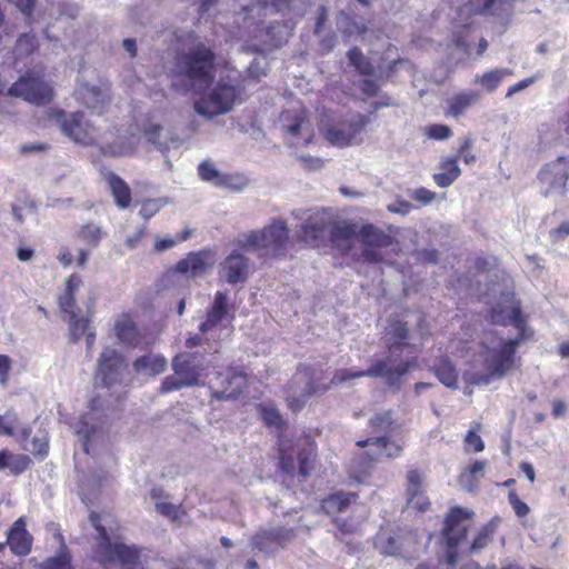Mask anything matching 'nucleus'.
I'll list each match as a JSON object with an SVG mask.
<instances>
[{
    "label": "nucleus",
    "mask_w": 569,
    "mask_h": 569,
    "mask_svg": "<svg viewBox=\"0 0 569 569\" xmlns=\"http://www.w3.org/2000/svg\"><path fill=\"white\" fill-rule=\"evenodd\" d=\"M90 521L97 531L92 546V559L102 567L119 562L121 566L139 563L141 550L137 546H127L122 542H112L107 529L102 526L97 513L90 515Z\"/></svg>",
    "instance_id": "nucleus-8"
},
{
    "label": "nucleus",
    "mask_w": 569,
    "mask_h": 569,
    "mask_svg": "<svg viewBox=\"0 0 569 569\" xmlns=\"http://www.w3.org/2000/svg\"><path fill=\"white\" fill-rule=\"evenodd\" d=\"M172 369L187 386H198L206 369L203 356L198 352H181L172 359Z\"/></svg>",
    "instance_id": "nucleus-19"
},
{
    "label": "nucleus",
    "mask_w": 569,
    "mask_h": 569,
    "mask_svg": "<svg viewBox=\"0 0 569 569\" xmlns=\"http://www.w3.org/2000/svg\"><path fill=\"white\" fill-rule=\"evenodd\" d=\"M289 243V229L286 221L273 220L261 230L240 234L236 244L243 251H253L260 259H281L286 257Z\"/></svg>",
    "instance_id": "nucleus-6"
},
{
    "label": "nucleus",
    "mask_w": 569,
    "mask_h": 569,
    "mask_svg": "<svg viewBox=\"0 0 569 569\" xmlns=\"http://www.w3.org/2000/svg\"><path fill=\"white\" fill-rule=\"evenodd\" d=\"M360 91L368 98L376 97L379 92V86L375 80L363 79L359 82Z\"/></svg>",
    "instance_id": "nucleus-59"
},
{
    "label": "nucleus",
    "mask_w": 569,
    "mask_h": 569,
    "mask_svg": "<svg viewBox=\"0 0 569 569\" xmlns=\"http://www.w3.org/2000/svg\"><path fill=\"white\" fill-rule=\"evenodd\" d=\"M417 359L401 361L397 367L392 368L388 360L380 359L375 361L367 370H350L340 369L337 370L330 380L331 385H341L352 379L362 377L371 378H385L389 387L399 388L402 380L401 378L410 371L411 368L416 367Z\"/></svg>",
    "instance_id": "nucleus-10"
},
{
    "label": "nucleus",
    "mask_w": 569,
    "mask_h": 569,
    "mask_svg": "<svg viewBox=\"0 0 569 569\" xmlns=\"http://www.w3.org/2000/svg\"><path fill=\"white\" fill-rule=\"evenodd\" d=\"M9 1L12 2L13 4H16L26 17L31 18L33 10H34V6H36V0H9Z\"/></svg>",
    "instance_id": "nucleus-64"
},
{
    "label": "nucleus",
    "mask_w": 569,
    "mask_h": 569,
    "mask_svg": "<svg viewBox=\"0 0 569 569\" xmlns=\"http://www.w3.org/2000/svg\"><path fill=\"white\" fill-rule=\"evenodd\" d=\"M78 238L91 247H97L102 238V230L94 223H86L81 226L77 233Z\"/></svg>",
    "instance_id": "nucleus-41"
},
{
    "label": "nucleus",
    "mask_w": 569,
    "mask_h": 569,
    "mask_svg": "<svg viewBox=\"0 0 569 569\" xmlns=\"http://www.w3.org/2000/svg\"><path fill=\"white\" fill-rule=\"evenodd\" d=\"M497 525L493 521H490L482 526L477 535L475 536L471 545H470V551L477 552L483 548H486L489 542L492 540V537L496 532Z\"/></svg>",
    "instance_id": "nucleus-40"
},
{
    "label": "nucleus",
    "mask_w": 569,
    "mask_h": 569,
    "mask_svg": "<svg viewBox=\"0 0 569 569\" xmlns=\"http://www.w3.org/2000/svg\"><path fill=\"white\" fill-rule=\"evenodd\" d=\"M22 449L29 450L33 457L38 459H44L49 453V440L47 436L33 437L31 440V447L21 445Z\"/></svg>",
    "instance_id": "nucleus-46"
},
{
    "label": "nucleus",
    "mask_w": 569,
    "mask_h": 569,
    "mask_svg": "<svg viewBox=\"0 0 569 569\" xmlns=\"http://www.w3.org/2000/svg\"><path fill=\"white\" fill-rule=\"evenodd\" d=\"M465 447L467 450L481 452L485 449V443L476 431L469 430L465 437Z\"/></svg>",
    "instance_id": "nucleus-56"
},
{
    "label": "nucleus",
    "mask_w": 569,
    "mask_h": 569,
    "mask_svg": "<svg viewBox=\"0 0 569 569\" xmlns=\"http://www.w3.org/2000/svg\"><path fill=\"white\" fill-rule=\"evenodd\" d=\"M211 253L207 250L191 251L174 266L177 273L196 278L206 274L211 267Z\"/></svg>",
    "instance_id": "nucleus-23"
},
{
    "label": "nucleus",
    "mask_w": 569,
    "mask_h": 569,
    "mask_svg": "<svg viewBox=\"0 0 569 569\" xmlns=\"http://www.w3.org/2000/svg\"><path fill=\"white\" fill-rule=\"evenodd\" d=\"M217 66L213 47L191 31L187 34L184 48L174 58L171 70L173 87L184 92H201L213 83Z\"/></svg>",
    "instance_id": "nucleus-1"
},
{
    "label": "nucleus",
    "mask_w": 569,
    "mask_h": 569,
    "mask_svg": "<svg viewBox=\"0 0 569 569\" xmlns=\"http://www.w3.org/2000/svg\"><path fill=\"white\" fill-rule=\"evenodd\" d=\"M330 220L323 214L316 213L311 216L302 226L299 233V239L310 247H318L319 241L322 240L326 231H328Z\"/></svg>",
    "instance_id": "nucleus-27"
},
{
    "label": "nucleus",
    "mask_w": 569,
    "mask_h": 569,
    "mask_svg": "<svg viewBox=\"0 0 569 569\" xmlns=\"http://www.w3.org/2000/svg\"><path fill=\"white\" fill-rule=\"evenodd\" d=\"M12 360L7 355H0V382L4 386L8 382Z\"/></svg>",
    "instance_id": "nucleus-58"
},
{
    "label": "nucleus",
    "mask_w": 569,
    "mask_h": 569,
    "mask_svg": "<svg viewBox=\"0 0 569 569\" xmlns=\"http://www.w3.org/2000/svg\"><path fill=\"white\" fill-rule=\"evenodd\" d=\"M238 89L224 82H218L209 92L201 94L194 102L197 113L213 117L229 112L238 98Z\"/></svg>",
    "instance_id": "nucleus-13"
},
{
    "label": "nucleus",
    "mask_w": 569,
    "mask_h": 569,
    "mask_svg": "<svg viewBox=\"0 0 569 569\" xmlns=\"http://www.w3.org/2000/svg\"><path fill=\"white\" fill-rule=\"evenodd\" d=\"M426 136L433 140H446L452 136V131L447 124L435 123L426 128Z\"/></svg>",
    "instance_id": "nucleus-52"
},
{
    "label": "nucleus",
    "mask_w": 569,
    "mask_h": 569,
    "mask_svg": "<svg viewBox=\"0 0 569 569\" xmlns=\"http://www.w3.org/2000/svg\"><path fill=\"white\" fill-rule=\"evenodd\" d=\"M291 3V0H250L247 4H241V9L247 11L249 10L250 6L258 4L262 8H272L274 11L280 12L283 10L289 9Z\"/></svg>",
    "instance_id": "nucleus-50"
},
{
    "label": "nucleus",
    "mask_w": 569,
    "mask_h": 569,
    "mask_svg": "<svg viewBox=\"0 0 569 569\" xmlns=\"http://www.w3.org/2000/svg\"><path fill=\"white\" fill-rule=\"evenodd\" d=\"M198 173L203 181H214L217 186L226 184L227 178L221 176L214 166L209 161H202L198 166Z\"/></svg>",
    "instance_id": "nucleus-43"
},
{
    "label": "nucleus",
    "mask_w": 569,
    "mask_h": 569,
    "mask_svg": "<svg viewBox=\"0 0 569 569\" xmlns=\"http://www.w3.org/2000/svg\"><path fill=\"white\" fill-rule=\"evenodd\" d=\"M6 543L10 551L18 557H26L32 550L33 536L27 529V518L19 517L7 532Z\"/></svg>",
    "instance_id": "nucleus-20"
},
{
    "label": "nucleus",
    "mask_w": 569,
    "mask_h": 569,
    "mask_svg": "<svg viewBox=\"0 0 569 569\" xmlns=\"http://www.w3.org/2000/svg\"><path fill=\"white\" fill-rule=\"evenodd\" d=\"M368 426L375 433H385L383 436L367 438L356 442L357 447H373L377 450H367L357 456V463L370 468L381 458H397L401 455L403 446L391 440L387 433L393 432L398 425L393 419V412L386 410L375 413L368 421Z\"/></svg>",
    "instance_id": "nucleus-3"
},
{
    "label": "nucleus",
    "mask_w": 569,
    "mask_h": 569,
    "mask_svg": "<svg viewBox=\"0 0 569 569\" xmlns=\"http://www.w3.org/2000/svg\"><path fill=\"white\" fill-rule=\"evenodd\" d=\"M234 308L229 303L226 291H217L204 320L199 326V333L186 340V347L192 349L203 343L210 345L209 350L218 352L220 342L232 333Z\"/></svg>",
    "instance_id": "nucleus-2"
},
{
    "label": "nucleus",
    "mask_w": 569,
    "mask_h": 569,
    "mask_svg": "<svg viewBox=\"0 0 569 569\" xmlns=\"http://www.w3.org/2000/svg\"><path fill=\"white\" fill-rule=\"evenodd\" d=\"M39 49V40L34 33H22L16 42L13 53L16 60H23Z\"/></svg>",
    "instance_id": "nucleus-36"
},
{
    "label": "nucleus",
    "mask_w": 569,
    "mask_h": 569,
    "mask_svg": "<svg viewBox=\"0 0 569 569\" xmlns=\"http://www.w3.org/2000/svg\"><path fill=\"white\" fill-rule=\"evenodd\" d=\"M370 119L366 114L357 113L351 119L340 122L338 126L328 127L323 136L331 144L337 147H348L352 144L357 137L365 130Z\"/></svg>",
    "instance_id": "nucleus-18"
},
{
    "label": "nucleus",
    "mask_w": 569,
    "mask_h": 569,
    "mask_svg": "<svg viewBox=\"0 0 569 569\" xmlns=\"http://www.w3.org/2000/svg\"><path fill=\"white\" fill-rule=\"evenodd\" d=\"M250 273L249 259L233 251L220 264V277L230 284L246 282Z\"/></svg>",
    "instance_id": "nucleus-22"
},
{
    "label": "nucleus",
    "mask_w": 569,
    "mask_h": 569,
    "mask_svg": "<svg viewBox=\"0 0 569 569\" xmlns=\"http://www.w3.org/2000/svg\"><path fill=\"white\" fill-rule=\"evenodd\" d=\"M413 199L423 204H428L436 199V192H433L427 188H419L415 191Z\"/></svg>",
    "instance_id": "nucleus-60"
},
{
    "label": "nucleus",
    "mask_w": 569,
    "mask_h": 569,
    "mask_svg": "<svg viewBox=\"0 0 569 569\" xmlns=\"http://www.w3.org/2000/svg\"><path fill=\"white\" fill-rule=\"evenodd\" d=\"M123 366L122 356L114 349L107 348L99 357L98 376L103 385L111 386L120 378Z\"/></svg>",
    "instance_id": "nucleus-24"
},
{
    "label": "nucleus",
    "mask_w": 569,
    "mask_h": 569,
    "mask_svg": "<svg viewBox=\"0 0 569 569\" xmlns=\"http://www.w3.org/2000/svg\"><path fill=\"white\" fill-rule=\"evenodd\" d=\"M333 522L341 535H351L358 530V526L355 522H350L346 519L335 518Z\"/></svg>",
    "instance_id": "nucleus-61"
},
{
    "label": "nucleus",
    "mask_w": 569,
    "mask_h": 569,
    "mask_svg": "<svg viewBox=\"0 0 569 569\" xmlns=\"http://www.w3.org/2000/svg\"><path fill=\"white\" fill-rule=\"evenodd\" d=\"M347 57L349 59L350 64L355 67L359 74L372 76L375 73L373 64L370 62L369 59H367L363 56L361 49H359L358 47L351 48L347 52Z\"/></svg>",
    "instance_id": "nucleus-38"
},
{
    "label": "nucleus",
    "mask_w": 569,
    "mask_h": 569,
    "mask_svg": "<svg viewBox=\"0 0 569 569\" xmlns=\"http://www.w3.org/2000/svg\"><path fill=\"white\" fill-rule=\"evenodd\" d=\"M359 498L357 492L336 491L326 496L320 503L325 513L338 515L347 511L351 503Z\"/></svg>",
    "instance_id": "nucleus-29"
},
{
    "label": "nucleus",
    "mask_w": 569,
    "mask_h": 569,
    "mask_svg": "<svg viewBox=\"0 0 569 569\" xmlns=\"http://www.w3.org/2000/svg\"><path fill=\"white\" fill-rule=\"evenodd\" d=\"M376 549L386 557L413 558L420 548V537L409 527L381 528L375 536Z\"/></svg>",
    "instance_id": "nucleus-9"
},
{
    "label": "nucleus",
    "mask_w": 569,
    "mask_h": 569,
    "mask_svg": "<svg viewBox=\"0 0 569 569\" xmlns=\"http://www.w3.org/2000/svg\"><path fill=\"white\" fill-rule=\"evenodd\" d=\"M40 569H73L72 559L68 551H63L56 557L46 559Z\"/></svg>",
    "instance_id": "nucleus-45"
},
{
    "label": "nucleus",
    "mask_w": 569,
    "mask_h": 569,
    "mask_svg": "<svg viewBox=\"0 0 569 569\" xmlns=\"http://www.w3.org/2000/svg\"><path fill=\"white\" fill-rule=\"evenodd\" d=\"M526 339V335H518L512 339H502L497 347L483 346L485 372L477 375L473 381L478 385H489L520 369L521 358L517 350Z\"/></svg>",
    "instance_id": "nucleus-5"
},
{
    "label": "nucleus",
    "mask_w": 569,
    "mask_h": 569,
    "mask_svg": "<svg viewBox=\"0 0 569 569\" xmlns=\"http://www.w3.org/2000/svg\"><path fill=\"white\" fill-rule=\"evenodd\" d=\"M440 172L433 174L435 183L440 188H448L451 186L461 174V170L458 166V157H448L441 160Z\"/></svg>",
    "instance_id": "nucleus-35"
},
{
    "label": "nucleus",
    "mask_w": 569,
    "mask_h": 569,
    "mask_svg": "<svg viewBox=\"0 0 569 569\" xmlns=\"http://www.w3.org/2000/svg\"><path fill=\"white\" fill-rule=\"evenodd\" d=\"M389 349L397 350L407 346L409 329L406 322L400 320H391L389 325Z\"/></svg>",
    "instance_id": "nucleus-37"
},
{
    "label": "nucleus",
    "mask_w": 569,
    "mask_h": 569,
    "mask_svg": "<svg viewBox=\"0 0 569 569\" xmlns=\"http://www.w3.org/2000/svg\"><path fill=\"white\" fill-rule=\"evenodd\" d=\"M473 519L472 510L459 506L451 507L446 513L440 529V560L447 566H457L459 548L468 541Z\"/></svg>",
    "instance_id": "nucleus-4"
},
{
    "label": "nucleus",
    "mask_w": 569,
    "mask_h": 569,
    "mask_svg": "<svg viewBox=\"0 0 569 569\" xmlns=\"http://www.w3.org/2000/svg\"><path fill=\"white\" fill-rule=\"evenodd\" d=\"M471 139L470 138H466L462 143L460 144V148L458 150V157L466 163V164H470L472 162H475L476 160V157L475 154L471 153L470 149H471Z\"/></svg>",
    "instance_id": "nucleus-57"
},
{
    "label": "nucleus",
    "mask_w": 569,
    "mask_h": 569,
    "mask_svg": "<svg viewBox=\"0 0 569 569\" xmlns=\"http://www.w3.org/2000/svg\"><path fill=\"white\" fill-rule=\"evenodd\" d=\"M328 231L332 246L343 254L351 250L353 238L358 236L357 226L348 222H330Z\"/></svg>",
    "instance_id": "nucleus-28"
},
{
    "label": "nucleus",
    "mask_w": 569,
    "mask_h": 569,
    "mask_svg": "<svg viewBox=\"0 0 569 569\" xmlns=\"http://www.w3.org/2000/svg\"><path fill=\"white\" fill-rule=\"evenodd\" d=\"M407 497L409 501H413L418 496L423 492L422 489V477L418 470H409L407 472Z\"/></svg>",
    "instance_id": "nucleus-44"
},
{
    "label": "nucleus",
    "mask_w": 569,
    "mask_h": 569,
    "mask_svg": "<svg viewBox=\"0 0 569 569\" xmlns=\"http://www.w3.org/2000/svg\"><path fill=\"white\" fill-rule=\"evenodd\" d=\"M295 537L292 528L277 527L258 531L252 538V547L259 551L286 547Z\"/></svg>",
    "instance_id": "nucleus-21"
},
{
    "label": "nucleus",
    "mask_w": 569,
    "mask_h": 569,
    "mask_svg": "<svg viewBox=\"0 0 569 569\" xmlns=\"http://www.w3.org/2000/svg\"><path fill=\"white\" fill-rule=\"evenodd\" d=\"M538 179L541 183L548 184V188L543 192L545 197H547L557 188L565 189L568 174L566 171L560 169L558 164L549 163L539 171Z\"/></svg>",
    "instance_id": "nucleus-32"
},
{
    "label": "nucleus",
    "mask_w": 569,
    "mask_h": 569,
    "mask_svg": "<svg viewBox=\"0 0 569 569\" xmlns=\"http://www.w3.org/2000/svg\"><path fill=\"white\" fill-rule=\"evenodd\" d=\"M259 411L261 419L267 427L274 428L280 432L284 430L286 421L274 406L261 405L259 407Z\"/></svg>",
    "instance_id": "nucleus-39"
},
{
    "label": "nucleus",
    "mask_w": 569,
    "mask_h": 569,
    "mask_svg": "<svg viewBox=\"0 0 569 569\" xmlns=\"http://www.w3.org/2000/svg\"><path fill=\"white\" fill-rule=\"evenodd\" d=\"M82 284V279L79 274L72 273L70 274L64 282V290L58 297V305L62 312L76 317L77 310V301H76V292Z\"/></svg>",
    "instance_id": "nucleus-30"
},
{
    "label": "nucleus",
    "mask_w": 569,
    "mask_h": 569,
    "mask_svg": "<svg viewBox=\"0 0 569 569\" xmlns=\"http://www.w3.org/2000/svg\"><path fill=\"white\" fill-rule=\"evenodd\" d=\"M191 236V230L186 229L176 238H162L156 241V249L158 251L167 250L174 247L178 242L186 241Z\"/></svg>",
    "instance_id": "nucleus-54"
},
{
    "label": "nucleus",
    "mask_w": 569,
    "mask_h": 569,
    "mask_svg": "<svg viewBox=\"0 0 569 569\" xmlns=\"http://www.w3.org/2000/svg\"><path fill=\"white\" fill-rule=\"evenodd\" d=\"M0 94L21 98L36 106L49 104L54 98L53 88L43 76L30 70L20 76L6 92L4 84L0 83Z\"/></svg>",
    "instance_id": "nucleus-11"
},
{
    "label": "nucleus",
    "mask_w": 569,
    "mask_h": 569,
    "mask_svg": "<svg viewBox=\"0 0 569 569\" xmlns=\"http://www.w3.org/2000/svg\"><path fill=\"white\" fill-rule=\"evenodd\" d=\"M358 238L363 246L362 257L366 261L378 263L382 261V254L377 250L392 246L395 239L391 234L372 223L361 226Z\"/></svg>",
    "instance_id": "nucleus-17"
},
{
    "label": "nucleus",
    "mask_w": 569,
    "mask_h": 569,
    "mask_svg": "<svg viewBox=\"0 0 569 569\" xmlns=\"http://www.w3.org/2000/svg\"><path fill=\"white\" fill-rule=\"evenodd\" d=\"M318 459L317 443L307 438L303 442L293 446L290 441L279 440L278 469L280 472L293 478L298 476L306 480L311 476Z\"/></svg>",
    "instance_id": "nucleus-7"
},
{
    "label": "nucleus",
    "mask_w": 569,
    "mask_h": 569,
    "mask_svg": "<svg viewBox=\"0 0 569 569\" xmlns=\"http://www.w3.org/2000/svg\"><path fill=\"white\" fill-rule=\"evenodd\" d=\"M479 93L463 90L453 93L445 100L443 113L448 118L459 119L479 101Z\"/></svg>",
    "instance_id": "nucleus-26"
},
{
    "label": "nucleus",
    "mask_w": 569,
    "mask_h": 569,
    "mask_svg": "<svg viewBox=\"0 0 569 569\" xmlns=\"http://www.w3.org/2000/svg\"><path fill=\"white\" fill-rule=\"evenodd\" d=\"M48 120L56 121L62 133L76 143L93 146L97 142L96 128L86 118L82 111H76L67 116L66 111L50 108L46 111Z\"/></svg>",
    "instance_id": "nucleus-12"
},
{
    "label": "nucleus",
    "mask_w": 569,
    "mask_h": 569,
    "mask_svg": "<svg viewBox=\"0 0 569 569\" xmlns=\"http://www.w3.org/2000/svg\"><path fill=\"white\" fill-rule=\"evenodd\" d=\"M300 162L307 170H318L323 167L325 161L320 158H315L311 156H300Z\"/></svg>",
    "instance_id": "nucleus-62"
},
{
    "label": "nucleus",
    "mask_w": 569,
    "mask_h": 569,
    "mask_svg": "<svg viewBox=\"0 0 569 569\" xmlns=\"http://www.w3.org/2000/svg\"><path fill=\"white\" fill-rule=\"evenodd\" d=\"M431 371L438 380L448 388L456 389L458 387V371L456 366L447 356L439 357Z\"/></svg>",
    "instance_id": "nucleus-34"
},
{
    "label": "nucleus",
    "mask_w": 569,
    "mask_h": 569,
    "mask_svg": "<svg viewBox=\"0 0 569 569\" xmlns=\"http://www.w3.org/2000/svg\"><path fill=\"white\" fill-rule=\"evenodd\" d=\"M247 375L237 368L227 367L217 372L216 382L210 387L211 398L216 400H236L246 390Z\"/></svg>",
    "instance_id": "nucleus-16"
},
{
    "label": "nucleus",
    "mask_w": 569,
    "mask_h": 569,
    "mask_svg": "<svg viewBox=\"0 0 569 569\" xmlns=\"http://www.w3.org/2000/svg\"><path fill=\"white\" fill-rule=\"evenodd\" d=\"M183 387H188L187 383H184V380L180 377H178L176 373L172 376H167L160 386V392L161 393H168L176 390H180Z\"/></svg>",
    "instance_id": "nucleus-55"
},
{
    "label": "nucleus",
    "mask_w": 569,
    "mask_h": 569,
    "mask_svg": "<svg viewBox=\"0 0 569 569\" xmlns=\"http://www.w3.org/2000/svg\"><path fill=\"white\" fill-rule=\"evenodd\" d=\"M156 510L171 521H178L186 515L181 506L171 502H156Z\"/></svg>",
    "instance_id": "nucleus-48"
},
{
    "label": "nucleus",
    "mask_w": 569,
    "mask_h": 569,
    "mask_svg": "<svg viewBox=\"0 0 569 569\" xmlns=\"http://www.w3.org/2000/svg\"><path fill=\"white\" fill-rule=\"evenodd\" d=\"M508 501H509L510 506L512 507L517 517L523 518L529 515V512H530L529 506L519 498L516 490H510L508 492Z\"/></svg>",
    "instance_id": "nucleus-53"
},
{
    "label": "nucleus",
    "mask_w": 569,
    "mask_h": 569,
    "mask_svg": "<svg viewBox=\"0 0 569 569\" xmlns=\"http://www.w3.org/2000/svg\"><path fill=\"white\" fill-rule=\"evenodd\" d=\"M489 319L497 326H513L518 335H526L527 318L521 310V302L515 292L501 293L498 302L489 311Z\"/></svg>",
    "instance_id": "nucleus-14"
},
{
    "label": "nucleus",
    "mask_w": 569,
    "mask_h": 569,
    "mask_svg": "<svg viewBox=\"0 0 569 569\" xmlns=\"http://www.w3.org/2000/svg\"><path fill=\"white\" fill-rule=\"evenodd\" d=\"M113 330L118 340L129 347H138L143 338L131 312H122L116 319Z\"/></svg>",
    "instance_id": "nucleus-25"
},
{
    "label": "nucleus",
    "mask_w": 569,
    "mask_h": 569,
    "mask_svg": "<svg viewBox=\"0 0 569 569\" xmlns=\"http://www.w3.org/2000/svg\"><path fill=\"white\" fill-rule=\"evenodd\" d=\"M18 425V417L16 413L7 412L0 415V436H14V429Z\"/></svg>",
    "instance_id": "nucleus-51"
},
{
    "label": "nucleus",
    "mask_w": 569,
    "mask_h": 569,
    "mask_svg": "<svg viewBox=\"0 0 569 569\" xmlns=\"http://www.w3.org/2000/svg\"><path fill=\"white\" fill-rule=\"evenodd\" d=\"M10 458H11V461L9 463V468L8 469L10 470V472L13 476L21 475L27 469H29V467L32 463V460H31V458L28 455L12 453L11 452V457Z\"/></svg>",
    "instance_id": "nucleus-49"
},
{
    "label": "nucleus",
    "mask_w": 569,
    "mask_h": 569,
    "mask_svg": "<svg viewBox=\"0 0 569 569\" xmlns=\"http://www.w3.org/2000/svg\"><path fill=\"white\" fill-rule=\"evenodd\" d=\"M132 366L137 373L154 377L167 369V359L161 355L149 353L137 358Z\"/></svg>",
    "instance_id": "nucleus-33"
},
{
    "label": "nucleus",
    "mask_w": 569,
    "mask_h": 569,
    "mask_svg": "<svg viewBox=\"0 0 569 569\" xmlns=\"http://www.w3.org/2000/svg\"><path fill=\"white\" fill-rule=\"evenodd\" d=\"M281 128L293 146L307 147L315 138V130L306 109H288L280 114Z\"/></svg>",
    "instance_id": "nucleus-15"
},
{
    "label": "nucleus",
    "mask_w": 569,
    "mask_h": 569,
    "mask_svg": "<svg viewBox=\"0 0 569 569\" xmlns=\"http://www.w3.org/2000/svg\"><path fill=\"white\" fill-rule=\"evenodd\" d=\"M307 369L310 371L309 372L310 381L306 386V396L323 393L330 389V387L332 386L330 383V381L328 383L318 382V380H321V376H323V373H325L322 370L316 371L315 369H310V368H307Z\"/></svg>",
    "instance_id": "nucleus-42"
},
{
    "label": "nucleus",
    "mask_w": 569,
    "mask_h": 569,
    "mask_svg": "<svg viewBox=\"0 0 569 569\" xmlns=\"http://www.w3.org/2000/svg\"><path fill=\"white\" fill-rule=\"evenodd\" d=\"M50 146L44 142H33V143H26L22 144L19 149L21 154H28L31 152H44L49 150Z\"/></svg>",
    "instance_id": "nucleus-63"
},
{
    "label": "nucleus",
    "mask_w": 569,
    "mask_h": 569,
    "mask_svg": "<svg viewBox=\"0 0 569 569\" xmlns=\"http://www.w3.org/2000/svg\"><path fill=\"white\" fill-rule=\"evenodd\" d=\"M106 181L118 208L126 209L131 204L132 196L128 183L117 173L108 172Z\"/></svg>",
    "instance_id": "nucleus-31"
},
{
    "label": "nucleus",
    "mask_w": 569,
    "mask_h": 569,
    "mask_svg": "<svg viewBox=\"0 0 569 569\" xmlns=\"http://www.w3.org/2000/svg\"><path fill=\"white\" fill-rule=\"evenodd\" d=\"M505 73L506 71L503 70H491L483 73L480 78H477V81H479L487 91L492 92L499 87Z\"/></svg>",
    "instance_id": "nucleus-47"
}]
</instances>
